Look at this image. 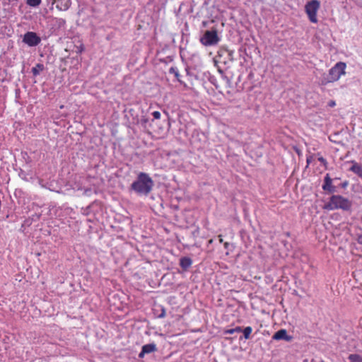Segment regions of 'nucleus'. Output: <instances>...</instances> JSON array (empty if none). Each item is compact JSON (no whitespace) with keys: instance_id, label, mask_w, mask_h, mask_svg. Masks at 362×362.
Here are the masks:
<instances>
[{"instance_id":"obj_17","label":"nucleus","mask_w":362,"mask_h":362,"mask_svg":"<svg viewBox=\"0 0 362 362\" xmlns=\"http://www.w3.org/2000/svg\"><path fill=\"white\" fill-rule=\"evenodd\" d=\"M170 72L174 74V75L177 78V80L180 81V79H179L180 74H179L178 71H177V69L176 68L171 67L170 69Z\"/></svg>"},{"instance_id":"obj_5","label":"nucleus","mask_w":362,"mask_h":362,"mask_svg":"<svg viewBox=\"0 0 362 362\" xmlns=\"http://www.w3.org/2000/svg\"><path fill=\"white\" fill-rule=\"evenodd\" d=\"M220 38L216 29L206 30L200 38L202 45L206 47L214 46L218 43Z\"/></svg>"},{"instance_id":"obj_1","label":"nucleus","mask_w":362,"mask_h":362,"mask_svg":"<svg viewBox=\"0 0 362 362\" xmlns=\"http://www.w3.org/2000/svg\"><path fill=\"white\" fill-rule=\"evenodd\" d=\"M154 182L146 173H139L137 178L131 185V189L139 195H148L153 189Z\"/></svg>"},{"instance_id":"obj_14","label":"nucleus","mask_w":362,"mask_h":362,"mask_svg":"<svg viewBox=\"0 0 362 362\" xmlns=\"http://www.w3.org/2000/svg\"><path fill=\"white\" fill-rule=\"evenodd\" d=\"M252 332V328L250 326L244 328V329L243 330V337H244L245 339H248L250 338V334H251Z\"/></svg>"},{"instance_id":"obj_12","label":"nucleus","mask_w":362,"mask_h":362,"mask_svg":"<svg viewBox=\"0 0 362 362\" xmlns=\"http://www.w3.org/2000/svg\"><path fill=\"white\" fill-rule=\"evenodd\" d=\"M192 261L189 257H182L180 260V265L182 269H187L192 265Z\"/></svg>"},{"instance_id":"obj_16","label":"nucleus","mask_w":362,"mask_h":362,"mask_svg":"<svg viewBox=\"0 0 362 362\" xmlns=\"http://www.w3.org/2000/svg\"><path fill=\"white\" fill-rule=\"evenodd\" d=\"M26 3L30 6L35 7L40 4L41 0H27Z\"/></svg>"},{"instance_id":"obj_2","label":"nucleus","mask_w":362,"mask_h":362,"mask_svg":"<svg viewBox=\"0 0 362 362\" xmlns=\"http://www.w3.org/2000/svg\"><path fill=\"white\" fill-rule=\"evenodd\" d=\"M352 202L348 198L341 195H332L329 200L324 206V209L329 211L341 209L343 211H350L352 208Z\"/></svg>"},{"instance_id":"obj_28","label":"nucleus","mask_w":362,"mask_h":362,"mask_svg":"<svg viewBox=\"0 0 362 362\" xmlns=\"http://www.w3.org/2000/svg\"><path fill=\"white\" fill-rule=\"evenodd\" d=\"M219 242L220 243H223V240L221 235H219Z\"/></svg>"},{"instance_id":"obj_13","label":"nucleus","mask_w":362,"mask_h":362,"mask_svg":"<svg viewBox=\"0 0 362 362\" xmlns=\"http://www.w3.org/2000/svg\"><path fill=\"white\" fill-rule=\"evenodd\" d=\"M348 358L350 362H362V356L358 354H350Z\"/></svg>"},{"instance_id":"obj_27","label":"nucleus","mask_w":362,"mask_h":362,"mask_svg":"<svg viewBox=\"0 0 362 362\" xmlns=\"http://www.w3.org/2000/svg\"><path fill=\"white\" fill-rule=\"evenodd\" d=\"M223 245H224V247H225L226 249H227V248L228 247V246H229V243L226 242V243H224V244H223Z\"/></svg>"},{"instance_id":"obj_19","label":"nucleus","mask_w":362,"mask_h":362,"mask_svg":"<svg viewBox=\"0 0 362 362\" xmlns=\"http://www.w3.org/2000/svg\"><path fill=\"white\" fill-rule=\"evenodd\" d=\"M152 115L154 119H159L160 118V112L159 111H154L152 113Z\"/></svg>"},{"instance_id":"obj_21","label":"nucleus","mask_w":362,"mask_h":362,"mask_svg":"<svg viewBox=\"0 0 362 362\" xmlns=\"http://www.w3.org/2000/svg\"><path fill=\"white\" fill-rule=\"evenodd\" d=\"M165 317V310L164 308L162 307L161 308V313L160 314L158 315V317L160 318H163Z\"/></svg>"},{"instance_id":"obj_20","label":"nucleus","mask_w":362,"mask_h":362,"mask_svg":"<svg viewBox=\"0 0 362 362\" xmlns=\"http://www.w3.org/2000/svg\"><path fill=\"white\" fill-rule=\"evenodd\" d=\"M313 160V155H310V156H307V158H306L307 167L312 163Z\"/></svg>"},{"instance_id":"obj_11","label":"nucleus","mask_w":362,"mask_h":362,"mask_svg":"<svg viewBox=\"0 0 362 362\" xmlns=\"http://www.w3.org/2000/svg\"><path fill=\"white\" fill-rule=\"evenodd\" d=\"M351 163L353 165L350 168L349 170L356 174L362 179V165L354 160H352Z\"/></svg>"},{"instance_id":"obj_15","label":"nucleus","mask_w":362,"mask_h":362,"mask_svg":"<svg viewBox=\"0 0 362 362\" xmlns=\"http://www.w3.org/2000/svg\"><path fill=\"white\" fill-rule=\"evenodd\" d=\"M44 68V66L41 64H37L35 67H33L32 69V73L34 76H37L39 74V70H42Z\"/></svg>"},{"instance_id":"obj_25","label":"nucleus","mask_w":362,"mask_h":362,"mask_svg":"<svg viewBox=\"0 0 362 362\" xmlns=\"http://www.w3.org/2000/svg\"><path fill=\"white\" fill-rule=\"evenodd\" d=\"M349 185V182L348 181H344V182H342L341 184V187L344 189L346 188V187L348 186Z\"/></svg>"},{"instance_id":"obj_4","label":"nucleus","mask_w":362,"mask_h":362,"mask_svg":"<svg viewBox=\"0 0 362 362\" xmlns=\"http://www.w3.org/2000/svg\"><path fill=\"white\" fill-rule=\"evenodd\" d=\"M320 7V3L318 0H311L305 4V11L311 23H317V13Z\"/></svg>"},{"instance_id":"obj_22","label":"nucleus","mask_w":362,"mask_h":362,"mask_svg":"<svg viewBox=\"0 0 362 362\" xmlns=\"http://www.w3.org/2000/svg\"><path fill=\"white\" fill-rule=\"evenodd\" d=\"M356 241L359 245H362V233L357 235Z\"/></svg>"},{"instance_id":"obj_9","label":"nucleus","mask_w":362,"mask_h":362,"mask_svg":"<svg viewBox=\"0 0 362 362\" xmlns=\"http://www.w3.org/2000/svg\"><path fill=\"white\" fill-rule=\"evenodd\" d=\"M272 339L274 340H281L284 339L287 341L291 339V337L287 334V331L286 329H280L277 331L272 337Z\"/></svg>"},{"instance_id":"obj_6","label":"nucleus","mask_w":362,"mask_h":362,"mask_svg":"<svg viewBox=\"0 0 362 362\" xmlns=\"http://www.w3.org/2000/svg\"><path fill=\"white\" fill-rule=\"evenodd\" d=\"M23 42L30 47H34L40 44V37L34 32H27L23 39Z\"/></svg>"},{"instance_id":"obj_7","label":"nucleus","mask_w":362,"mask_h":362,"mask_svg":"<svg viewBox=\"0 0 362 362\" xmlns=\"http://www.w3.org/2000/svg\"><path fill=\"white\" fill-rule=\"evenodd\" d=\"M322 189L329 193H333L336 191L335 187L332 185V180L329 174H327L324 178Z\"/></svg>"},{"instance_id":"obj_3","label":"nucleus","mask_w":362,"mask_h":362,"mask_svg":"<svg viewBox=\"0 0 362 362\" xmlns=\"http://www.w3.org/2000/svg\"><path fill=\"white\" fill-rule=\"evenodd\" d=\"M346 68V63L342 62H337L329 70L328 76L321 80V84L325 86L329 83L337 81L341 76L345 75Z\"/></svg>"},{"instance_id":"obj_10","label":"nucleus","mask_w":362,"mask_h":362,"mask_svg":"<svg viewBox=\"0 0 362 362\" xmlns=\"http://www.w3.org/2000/svg\"><path fill=\"white\" fill-rule=\"evenodd\" d=\"M56 2L57 8L62 11L68 10L71 4V0H57Z\"/></svg>"},{"instance_id":"obj_29","label":"nucleus","mask_w":362,"mask_h":362,"mask_svg":"<svg viewBox=\"0 0 362 362\" xmlns=\"http://www.w3.org/2000/svg\"><path fill=\"white\" fill-rule=\"evenodd\" d=\"M52 1V4H54V3H56L57 0H51Z\"/></svg>"},{"instance_id":"obj_24","label":"nucleus","mask_w":362,"mask_h":362,"mask_svg":"<svg viewBox=\"0 0 362 362\" xmlns=\"http://www.w3.org/2000/svg\"><path fill=\"white\" fill-rule=\"evenodd\" d=\"M336 105V102L334 100H330L329 103H328V106L330 107H333Z\"/></svg>"},{"instance_id":"obj_18","label":"nucleus","mask_w":362,"mask_h":362,"mask_svg":"<svg viewBox=\"0 0 362 362\" xmlns=\"http://www.w3.org/2000/svg\"><path fill=\"white\" fill-rule=\"evenodd\" d=\"M318 160L325 166V168H327V161L322 156L318 157Z\"/></svg>"},{"instance_id":"obj_23","label":"nucleus","mask_w":362,"mask_h":362,"mask_svg":"<svg viewBox=\"0 0 362 362\" xmlns=\"http://www.w3.org/2000/svg\"><path fill=\"white\" fill-rule=\"evenodd\" d=\"M225 334H233L235 333L234 329H228L224 331Z\"/></svg>"},{"instance_id":"obj_8","label":"nucleus","mask_w":362,"mask_h":362,"mask_svg":"<svg viewBox=\"0 0 362 362\" xmlns=\"http://www.w3.org/2000/svg\"><path fill=\"white\" fill-rule=\"evenodd\" d=\"M157 351V347L156 344H147L142 346L141 351L139 354V357L142 358H144L145 354H151Z\"/></svg>"},{"instance_id":"obj_26","label":"nucleus","mask_w":362,"mask_h":362,"mask_svg":"<svg viewBox=\"0 0 362 362\" xmlns=\"http://www.w3.org/2000/svg\"><path fill=\"white\" fill-rule=\"evenodd\" d=\"M233 329H234L235 333L243 332V329L240 327H236L235 328H233Z\"/></svg>"}]
</instances>
